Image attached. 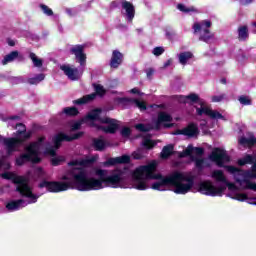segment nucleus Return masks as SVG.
<instances>
[{"label":"nucleus","mask_w":256,"mask_h":256,"mask_svg":"<svg viewBox=\"0 0 256 256\" xmlns=\"http://www.w3.org/2000/svg\"><path fill=\"white\" fill-rule=\"evenodd\" d=\"M12 83L19 85V83H25V78L23 76H16L12 78Z\"/></svg>","instance_id":"nucleus-38"},{"label":"nucleus","mask_w":256,"mask_h":256,"mask_svg":"<svg viewBox=\"0 0 256 256\" xmlns=\"http://www.w3.org/2000/svg\"><path fill=\"white\" fill-rule=\"evenodd\" d=\"M173 117L167 114L166 112H160L158 114V119L154 124H136L135 129L137 131H141L142 133H147V131H151V129H159L160 127L170 128L173 127Z\"/></svg>","instance_id":"nucleus-9"},{"label":"nucleus","mask_w":256,"mask_h":256,"mask_svg":"<svg viewBox=\"0 0 256 256\" xmlns=\"http://www.w3.org/2000/svg\"><path fill=\"white\" fill-rule=\"evenodd\" d=\"M34 173H35L36 177H38L39 179H45V177H46L43 168H36Z\"/></svg>","instance_id":"nucleus-36"},{"label":"nucleus","mask_w":256,"mask_h":256,"mask_svg":"<svg viewBox=\"0 0 256 256\" xmlns=\"http://www.w3.org/2000/svg\"><path fill=\"white\" fill-rule=\"evenodd\" d=\"M8 43H9V45H10L11 47H13V46L15 45V42H13V41H9Z\"/></svg>","instance_id":"nucleus-52"},{"label":"nucleus","mask_w":256,"mask_h":256,"mask_svg":"<svg viewBox=\"0 0 256 256\" xmlns=\"http://www.w3.org/2000/svg\"><path fill=\"white\" fill-rule=\"evenodd\" d=\"M122 63L123 54L118 50H114L110 61V67H112V69H117V67H119V65H121Z\"/></svg>","instance_id":"nucleus-16"},{"label":"nucleus","mask_w":256,"mask_h":256,"mask_svg":"<svg viewBox=\"0 0 256 256\" xmlns=\"http://www.w3.org/2000/svg\"><path fill=\"white\" fill-rule=\"evenodd\" d=\"M131 93L137 94V93H139V89L133 88V89L131 90Z\"/></svg>","instance_id":"nucleus-50"},{"label":"nucleus","mask_w":256,"mask_h":256,"mask_svg":"<svg viewBox=\"0 0 256 256\" xmlns=\"http://www.w3.org/2000/svg\"><path fill=\"white\" fill-rule=\"evenodd\" d=\"M85 45H74L70 48V53L75 55L76 60L81 65V67H85L87 63V55L85 54Z\"/></svg>","instance_id":"nucleus-11"},{"label":"nucleus","mask_w":256,"mask_h":256,"mask_svg":"<svg viewBox=\"0 0 256 256\" xmlns=\"http://www.w3.org/2000/svg\"><path fill=\"white\" fill-rule=\"evenodd\" d=\"M34 67H43V60L39 57H37V55H35V53L31 52L29 55Z\"/></svg>","instance_id":"nucleus-27"},{"label":"nucleus","mask_w":256,"mask_h":256,"mask_svg":"<svg viewBox=\"0 0 256 256\" xmlns=\"http://www.w3.org/2000/svg\"><path fill=\"white\" fill-rule=\"evenodd\" d=\"M204 153L203 148L201 147H193V145H189L184 151L179 153V157L183 158V157H190L194 156L197 159L199 157H201Z\"/></svg>","instance_id":"nucleus-14"},{"label":"nucleus","mask_w":256,"mask_h":256,"mask_svg":"<svg viewBox=\"0 0 256 256\" xmlns=\"http://www.w3.org/2000/svg\"><path fill=\"white\" fill-rule=\"evenodd\" d=\"M82 133H76L72 135H67L65 133H59L58 135L54 136L53 138V146H46L45 147V137H40L38 141L32 142L25 146L24 153L21 154L16 159L17 165H25L28 161L31 163H40L41 162V153H45L46 155H51L52 158V165H60L65 161L63 156H55L57 149L61 147V142L63 141H74V139H79Z\"/></svg>","instance_id":"nucleus-2"},{"label":"nucleus","mask_w":256,"mask_h":256,"mask_svg":"<svg viewBox=\"0 0 256 256\" xmlns=\"http://www.w3.org/2000/svg\"><path fill=\"white\" fill-rule=\"evenodd\" d=\"M3 179H10L17 185L16 191H19L23 197L26 199H20L17 201H11L6 205V209L8 211H19V209H23V207H27L31 203H37V199L39 196L33 194V190H31V186H29V180L23 176H17L11 172H4L1 174Z\"/></svg>","instance_id":"nucleus-4"},{"label":"nucleus","mask_w":256,"mask_h":256,"mask_svg":"<svg viewBox=\"0 0 256 256\" xmlns=\"http://www.w3.org/2000/svg\"><path fill=\"white\" fill-rule=\"evenodd\" d=\"M234 199H237V201H245V199H247V195L245 194H238L235 196Z\"/></svg>","instance_id":"nucleus-43"},{"label":"nucleus","mask_w":256,"mask_h":256,"mask_svg":"<svg viewBox=\"0 0 256 256\" xmlns=\"http://www.w3.org/2000/svg\"><path fill=\"white\" fill-rule=\"evenodd\" d=\"M238 101H239V103H241V105H251L252 104V100L249 96H240Z\"/></svg>","instance_id":"nucleus-34"},{"label":"nucleus","mask_w":256,"mask_h":256,"mask_svg":"<svg viewBox=\"0 0 256 256\" xmlns=\"http://www.w3.org/2000/svg\"><path fill=\"white\" fill-rule=\"evenodd\" d=\"M191 59H193V54L191 52H182L178 55L180 65H186Z\"/></svg>","instance_id":"nucleus-20"},{"label":"nucleus","mask_w":256,"mask_h":256,"mask_svg":"<svg viewBox=\"0 0 256 256\" xmlns=\"http://www.w3.org/2000/svg\"><path fill=\"white\" fill-rule=\"evenodd\" d=\"M60 69L63 71L64 75L70 79V81H79V79H81V73H79V69L69 64L60 66Z\"/></svg>","instance_id":"nucleus-12"},{"label":"nucleus","mask_w":256,"mask_h":256,"mask_svg":"<svg viewBox=\"0 0 256 256\" xmlns=\"http://www.w3.org/2000/svg\"><path fill=\"white\" fill-rule=\"evenodd\" d=\"M153 69H149L148 71H147V77H151L152 75H153Z\"/></svg>","instance_id":"nucleus-49"},{"label":"nucleus","mask_w":256,"mask_h":256,"mask_svg":"<svg viewBox=\"0 0 256 256\" xmlns=\"http://www.w3.org/2000/svg\"><path fill=\"white\" fill-rule=\"evenodd\" d=\"M10 119H19V116H12Z\"/></svg>","instance_id":"nucleus-54"},{"label":"nucleus","mask_w":256,"mask_h":256,"mask_svg":"<svg viewBox=\"0 0 256 256\" xmlns=\"http://www.w3.org/2000/svg\"><path fill=\"white\" fill-rule=\"evenodd\" d=\"M45 80V74H38L35 77L29 78L28 83L29 85H39L41 81Z\"/></svg>","instance_id":"nucleus-25"},{"label":"nucleus","mask_w":256,"mask_h":256,"mask_svg":"<svg viewBox=\"0 0 256 256\" xmlns=\"http://www.w3.org/2000/svg\"><path fill=\"white\" fill-rule=\"evenodd\" d=\"M81 125H82V122H75V123L71 124L70 131H77V130L81 129Z\"/></svg>","instance_id":"nucleus-40"},{"label":"nucleus","mask_w":256,"mask_h":256,"mask_svg":"<svg viewBox=\"0 0 256 256\" xmlns=\"http://www.w3.org/2000/svg\"><path fill=\"white\" fill-rule=\"evenodd\" d=\"M131 158L128 155H123L116 158H110L108 161L105 162V165H117L119 163H129Z\"/></svg>","instance_id":"nucleus-19"},{"label":"nucleus","mask_w":256,"mask_h":256,"mask_svg":"<svg viewBox=\"0 0 256 256\" xmlns=\"http://www.w3.org/2000/svg\"><path fill=\"white\" fill-rule=\"evenodd\" d=\"M211 177L218 183V185H224L227 183V176L221 170H214L211 172Z\"/></svg>","instance_id":"nucleus-18"},{"label":"nucleus","mask_w":256,"mask_h":256,"mask_svg":"<svg viewBox=\"0 0 256 256\" xmlns=\"http://www.w3.org/2000/svg\"><path fill=\"white\" fill-rule=\"evenodd\" d=\"M240 5H251L253 0H239Z\"/></svg>","instance_id":"nucleus-44"},{"label":"nucleus","mask_w":256,"mask_h":256,"mask_svg":"<svg viewBox=\"0 0 256 256\" xmlns=\"http://www.w3.org/2000/svg\"><path fill=\"white\" fill-rule=\"evenodd\" d=\"M82 121L90 123V125L97 127V129H101L104 133H115L119 129V122L109 117L101 118V110L99 109L89 112Z\"/></svg>","instance_id":"nucleus-5"},{"label":"nucleus","mask_w":256,"mask_h":256,"mask_svg":"<svg viewBox=\"0 0 256 256\" xmlns=\"http://www.w3.org/2000/svg\"><path fill=\"white\" fill-rule=\"evenodd\" d=\"M133 157H134V159H142L143 155L139 152H134Z\"/></svg>","instance_id":"nucleus-46"},{"label":"nucleus","mask_w":256,"mask_h":256,"mask_svg":"<svg viewBox=\"0 0 256 256\" xmlns=\"http://www.w3.org/2000/svg\"><path fill=\"white\" fill-rule=\"evenodd\" d=\"M122 15L131 23L135 19V6L131 2L122 1Z\"/></svg>","instance_id":"nucleus-13"},{"label":"nucleus","mask_w":256,"mask_h":256,"mask_svg":"<svg viewBox=\"0 0 256 256\" xmlns=\"http://www.w3.org/2000/svg\"><path fill=\"white\" fill-rule=\"evenodd\" d=\"M142 145L146 147V149H153V147H155V142H153L150 137H145L142 141Z\"/></svg>","instance_id":"nucleus-32"},{"label":"nucleus","mask_w":256,"mask_h":256,"mask_svg":"<svg viewBox=\"0 0 256 256\" xmlns=\"http://www.w3.org/2000/svg\"><path fill=\"white\" fill-rule=\"evenodd\" d=\"M210 161L216 163L218 167H225V169L233 175L236 183L240 185L242 189H251L256 191V183L251 182V179H256V154L246 155L244 158L238 160V165L243 167V165H252L251 170H240L234 166H225V163H229L230 158L227 152L220 148H215L209 155Z\"/></svg>","instance_id":"nucleus-3"},{"label":"nucleus","mask_w":256,"mask_h":256,"mask_svg":"<svg viewBox=\"0 0 256 256\" xmlns=\"http://www.w3.org/2000/svg\"><path fill=\"white\" fill-rule=\"evenodd\" d=\"M177 9L179 11H181L182 13H195V11H197V9H195V7H193V6L187 7L184 4H178Z\"/></svg>","instance_id":"nucleus-31"},{"label":"nucleus","mask_w":256,"mask_h":256,"mask_svg":"<svg viewBox=\"0 0 256 256\" xmlns=\"http://www.w3.org/2000/svg\"><path fill=\"white\" fill-rule=\"evenodd\" d=\"M227 187L230 191H233V190L235 191V189H237V186L229 182V180H226V182H224V184L222 185H216V186L213 184V182L206 180V181L200 182L198 191L202 195H208L210 197H221L223 195V191H225Z\"/></svg>","instance_id":"nucleus-7"},{"label":"nucleus","mask_w":256,"mask_h":256,"mask_svg":"<svg viewBox=\"0 0 256 256\" xmlns=\"http://www.w3.org/2000/svg\"><path fill=\"white\" fill-rule=\"evenodd\" d=\"M187 99H190L193 103H195L194 107L196 109L197 115H206L210 119L218 120L225 119L223 114H220L219 111L211 109V107L205 103V101L199 99V96L196 94H190L187 96Z\"/></svg>","instance_id":"nucleus-8"},{"label":"nucleus","mask_w":256,"mask_h":256,"mask_svg":"<svg viewBox=\"0 0 256 256\" xmlns=\"http://www.w3.org/2000/svg\"><path fill=\"white\" fill-rule=\"evenodd\" d=\"M173 63V59H169L164 63V69H167Z\"/></svg>","instance_id":"nucleus-47"},{"label":"nucleus","mask_w":256,"mask_h":256,"mask_svg":"<svg viewBox=\"0 0 256 256\" xmlns=\"http://www.w3.org/2000/svg\"><path fill=\"white\" fill-rule=\"evenodd\" d=\"M220 81H221V83H223V84L227 83V80H226L225 78L221 79Z\"/></svg>","instance_id":"nucleus-53"},{"label":"nucleus","mask_w":256,"mask_h":256,"mask_svg":"<svg viewBox=\"0 0 256 256\" xmlns=\"http://www.w3.org/2000/svg\"><path fill=\"white\" fill-rule=\"evenodd\" d=\"M16 129V138H5L0 136V147H5L7 155L15 153V151L21 147L23 141H27V139L31 138V132L27 131V128L24 124H17Z\"/></svg>","instance_id":"nucleus-6"},{"label":"nucleus","mask_w":256,"mask_h":256,"mask_svg":"<svg viewBox=\"0 0 256 256\" xmlns=\"http://www.w3.org/2000/svg\"><path fill=\"white\" fill-rule=\"evenodd\" d=\"M66 13L67 15H69L70 17H73L76 15V12L73 9L67 8L66 9Z\"/></svg>","instance_id":"nucleus-45"},{"label":"nucleus","mask_w":256,"mask_h":256,"mask_svg":"<svg viewBox=\"0 0 256 256\" xmlns=\"http://www.w3.org/2000/svg\"><path fill=\"white\" fill-rule=\"evenodd\" d=\"M166 37H168V39L175 37V32H166Z\"/></svg>","instance_id":"nucleus-48"},{"label":"nucleus","mask_w":256,"mask_h":256,"mask_svg":"<svg viewBox=\"0 0 256 256\" xmlns=\"http://www.w3.org/2000/svg\"><path fill=\"white\" fill-rule=\"evenodd\" d=\"M62 113L68 117H75V115H79V110H77L75 107H66L63 109Z\"/></svg>","instance_id":"nucleus-29"},{"label":"nucleus","mask_w":256,"mask_h":256,"mask_svg":"<svg viewBox=\"0 0 256 256\" xmlns=\"http://www.w3.org/2000/svg\"><path fill=\"white\" fill-rule=\"evenodd\" d=\"M95 97H97V94L92 93V94L86 95L80 99L74 100L73 103L75 105H84V103H89V101H93V99H95Z\"/></svg>","instance_id":"nucleus-21"},{"label":"nucleus","mask_w":256,"mask_h":256,"mask_svg":"<svg viewBox=\"0 0 256 256\" xmlns=\"http://www.w3.org/2000/svg\"><path fill=\"white\" fill-rule=\"evenodd\" d=\"M224 99H227V96L225 94H220L212 97L213 103H221V101H224Z\"/></svg>","instance_id":"nucleus-35"},{"label":"nucleus","mask_w":256,"mask_h":256,"mask_svg":"<svg viewBox=\"0 0 256 256\" xmlns=\"http://www.w3.org/2000/svg\"><path fill=\"white\" fill-rule=\"evenodd\" d=\"M9 169H11V164L9 163V160H7V158L5 157L0 158V172L9 171Z\"/></svg>","instance_id":"nucleus-30"},{"label":"nucleus","mask_w":256,"mask_h":256,"mask_svg":"<svg viewBox=\"0 0 256 256\" xmlns=\"http://www.w3.org/2000/svg\"><path fill=\"white\" fill-rule=\"evenodd\" d=\"M252 27H253V33H256V22L252 23Z\"/></svg>","instance_id":"nucleus-51"},{"label":"nucleus","mask_w":256,"mask_h":256,"mask_svg":"<svg viewBox=\"0 0 256 256\" xmlns=\"http://www.w3.org/2000/svg\"><path fill=\"white\" fill-rule=\"evenodd\" d=\"M40 9L44 13V15H47V17H52L53 15V10L49 8V6L45 4H40Z\"/></svg>","instance_id":"nucleus-33"},{"label":"nucleus","mask_w":256,"mask_h":256,"mask_svg":"<svg viewBox=\"0 0 256 256\" xmlns=\"http://www.w3.org/2000/svg\"><path fill=\"white\" fill-rule=\"evenodd\" d=\"M157 162L153 161L148 165L140 166L131 174L129 169H115L108 175L107 170L96 169L95 178L89 174L87 168V191H99L105 187L112 189H125L126 183L132 175V185L138 191L149 189L150 179H157L151 186L155 191H165V187H170L176 195H187L195 187V174L193 172H173L168 176L155 174Z\"/></svg>","instance_id":"nucleus-1"},{"label":"nucleus","mask_w":256,"mask_h":256,"mask_svg":"<svg viewBox=\"0 0 256 256\" xmlns=\"http://www.w3.org/2000/svg\"><path fill=\"white\" fill-rule=\"evenodd\" d=\"M95 91H96L97 95H105V89L101 85H96Z\"/></svg>","instance_id":"nucleus-39"},{"label":"nucleus","mask_w":256,"mask_h":256,"mask_svg":"<svg viewBox=\"0 0 256 256\" xmlns=\"http://www.w3.org/2000/svg\"><path fill=\"white\" fill-rule=\"evenodd\" d=\"M209 27H211V21L203 20L201 22H196L193 24L194 35L200 33L199 41H204V43H209L213 39V34L210 33Z\"/></svg>","instance_id":"nucleus-10"},{"label":"nucleus","mask_w":256,"mask_h":256,"mask_svg":"<svg viewBox=\"0 0 256 256\" xmlns=\"http://www.w3.org/2000/svg\"><path fill=\"white\" fill-rule=\"evenodd\" d=\"M128 103H131V105H134L135 107H138L140 111H145L147 109V105L144 101L138 100V99H127Z\"/></svg>","instance_id":"nucleus-24"},{"label":"nucleus","mask_w":256,"mask_h":256,"mask_svg":"<svg viewBox=\"0 0 256 256\" xmlns=\"http://www.w3.org/2000/svg\"><path fill=\"white\" fill-rule=\"evenodd\" d=\"M163 53H165V49H163V47H156L153 49V55H155L156 57H159V55H163Z\"/></svg>","instance_id":"nucleus-37"},{"label":"nucleus","mask_w":256,"mask_h":256,"mask_svg":"<svg viewBox=\"0 0 256 256\" xmlns=\"http://www.w3.org/2000/svg\"><path fill=\"white\" fill-rule=\"evenodd\" d=\"M174 99L178 101V103H187V96H175Z\"/></svg>","instance_id":"nucleus-42"},{"label":"nucleus","mask_w":256,"mask_h":256,"mask_svg":"<svg viewBox=\"0 0 256 256\" xmlns=\"http://www.w3.org/2000/svg\"><path fill=\"white\" fill-rule=\"evenodd\" d=\"M93 147L96 151H105L107 147H109V142L103 138V136L99 138L93 139Z\"/></svg>","instance_id":"nucleus-17"},{"label":"nucleus","mask_w":256,"mask_h":256,"mask_svg":"<svg viewBox=\"0 0 256 256\" xmlns=\"http://www.w3.org/2000/svg\"><path fill=\"white\" fill-rule=\"evenodd\" d=\"M191 161L195 162V165L198 169H203L204 167H207V163L205 162V159L203 158H197L196 156H191Z\"/></svg>","instance_id":"nucleus-26"},{"label":"nucleus","mask_w":256,"mask_h":256,"mask_svg":"<svg viewBox=\"0 0 256 256\" xmlns=\"http://www.w3.org/2000/svg\"><path fill=\"white\" fill-rule=\"evenodd\" d=\"M122 137H129L131 135V129L125 127L121 130Z\"/></svg>","instance_id":"nucleus-41"},{"label":"nucleus","mask_w":256,"mask_h":256,"mask_svg":"<svg viewBox=\"0 0 256 256\" xmlns=\"http://www.w3.org/2000/svg\"><path fill=\"white\" fill-rule=\"evenodd\" d=\"M249 37V30L247 26H240L238 28V39L239 41H245Z\"/></svg>","instance_id":"nucleus-22"},{"label":"nucleus","mask_w":256,"mask_h":256,"mask_svg":"<svg viewBox=\"0 0 256 256\" xmlns=\"http://www.w3.org/2000/svg\"><path fill=\"white\" fill-rule=\"evenodd\" d=\"M19 57L18 51H12L11 53L7 54L4 59L2 60V65H7V63H11L15 61Z\"/></svg>","instance_id":"nucleus-23"},{"label":"nucleus","mask_w":256,"mask_h":256,"mask_svg":"<svg viewBox=\"0 0 256 256\" xmlns=\"http://www.w3.org/2000/svg\"><path fill=\"white\" fill-rule=\"evenodd\" d=\"M176 135H185L186 137H197L199 128L195 124H189L187 127L177 130Z\"/></svg>","instance_id":"nucleus-15"},{"label":"nucleus","mask_w":256,"mask_h":256,"mask_svg":"<svg viewBox=\"0 0 256 256\" xmlns=\"http://www.w3.org/2000/svg\"><path fill=\"white\" fill-rule=\"evenodd\" d=\"M172 154H173V145L169 144L162 149L161 157L162 159H167V157H170V155Z\"/></svg>","instance_id":"nucleus-28"}]
</instances>
